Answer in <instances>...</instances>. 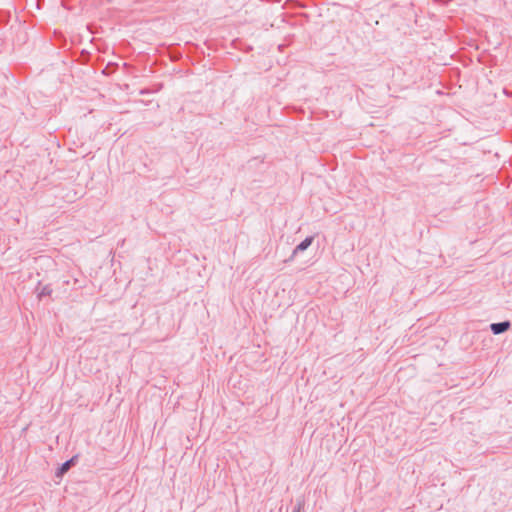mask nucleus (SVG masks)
Listing matches in <instances>:
<instances>
[{
  "label": "nucleus",
  "mask_w": 512,
  "mask_h": 512,
  "mask_svg": "<svg viewBox=\"0 0 512 512\" xmlns=\"http://www.w3.org/2000/svg\"><path fill=\"white\" fill-rule=\"evenodd\" d=\"M510 326H511V323L509 321H503V322H498V323H492L490 325V329L493 334L499 335V334L506 332L510 328Z\"/></svg>",
  "instance_id": "nucleus-2"
},
{
  "label": "nucleus",
  "mask_w": 512,
  "mask_h": 512,
  "mask_svg": "<svg viewBox=\"0 0 512 512\" xmlns=\"http://www.w3.org/2000/svg\"><path fill=\"white\" fill-rule=\"evenodd\" d=\"M52 293V288L50 287V285H45L43 286L39 292H38V298L41 299L42 297L44 296H49L51 295Z\"/></svg>",
  "instance_id": "nucleus-5"
},
{
  "label": "nucleus",
  "mask_w": 512,
  "mask_h": 512,
  "mask_svg": "<svg viewBox=\"0 0 512 512\" xmlns=\"http://www.w3.org/2000/svg\"><path fill=\"white\" fill-rule=\"evenodd\" d=\"M313 242V237H306L302 242H300L293 250L290 258L287 261H291L294 257L299 253L305 251Z\"/></svg>",
  "instance_id": "nucleus-1"
},
{
  "label": "nucleus",
  "mask_w": 512,
  "mask_h": 512,
  "mask_svg": "<svg viewBox=\"0 0 512 512\" xmlns=\"http://www.w3.org/2000/svg\"><path fill=\"white\" fill-rule=\"evenodd\" d=\"M305 511V499L300 497L296 500V504L292 512H304Z\"/></svg>",
  "instance_id": "nucleus-4"
},
{
  "label": "nucleus",
  "mask_w": 512,
  "mask_h": 512,
  "mask_svg": "<svg viewBox=\"0 0 512 512\" xmlns=\"http://www.w3.org/2000/svg\"><path fill=\"white\" fill-rule=\"evenodd\" d=\"M76 456L71 459L65 461L61 466L56 470L55 476L61 478L65 473L69 471V469L75 464Z\"/></svg>",
  "instance_id": "nucleus-3"
}]
</instances>
